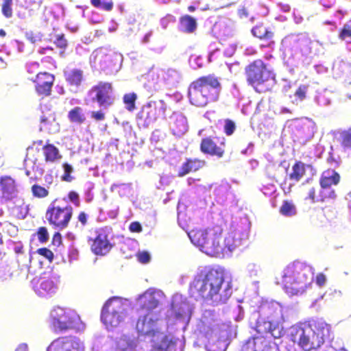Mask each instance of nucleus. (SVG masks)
Here are the masks:
<instances>
[{
    "instance_id": "nucleus-1",
    "label": "nucleus",
    "mask_w": 351,
    "mask_h": 351,
    "mask_svg": "<svg viewBox=\"0 0 351 351\" xmlns=\"http://www.w3.org/2000/svg\"><path fill=\"white\" fill-rule=\"evenodd\" d=\"M224 282V275L221 270L210 268L206 272L196 275L189 286L191 297L195 300L213 301L217 305L227 302L232 295L230 285L220 293Z\"/></svg>"
},
{
    "instance_id": "nucleus-2",
    "label": "nucleus",
    "mask_w": 351,
    "mask_h": 351,
    "mask_svg": "<svg viewBox=\"0 0 351 351\" xmlns=\"http://www.w3.org/2000/svg\"><path fill=\"white\" fill-rule=\"evenodd\" d=\"M332 335L331 325L322 319H317L291 326L287 339L304 351H313L319 349Z\"/></svg>"
},
{
    "instance_id": "nucleus-3",
    "label": "nucleus",
    "mask_w": 351,
    "mask_h": 351,
    "mask_svg": "<svg viewBox=\"0 0 351 351\" xmlns=\"http://www.w3.org/2000/svg\"><path fill=\"white\" fill-rule=\"evenodd\" d=\"M223 228L219 225L206 230H193L189 234L191 242L205 254L213 257H221L232 252L237 244L233 237L223 238Z\"/></svg>"
},
{
    "instance_id": "nucleus-4",
    "label": "nucleus",
    "mask_w": 351,
    "mask_h": 351,
    "mask_svg": "<svg viewBox=\"0 0 351 351\" xmlns=\"http://www.w3.org/2000/svg\"><path fill=\"white\" fill-rule=\"evenodd\" d=\"M221 88L220 80L215 74L201 76L189 86L188 97L190 103L197 107H205L217 101Z\"/></svg>"
},
{
    "instance_id": "nucleus-5",
    "label": "nucleus",
    "mask_w": 351,
    "mask_h": 351,
    "mask_svg": "<svg viewBox=\"0 0 351 351\" xmlns=\"http://www.w3.org/2000/svg\"><path fill=\"white\" fill-rule=\"evenodd\" d=\"M244 71L247 84L256 93L271 91L276 82L275 73L261 59L250 62L245 67Z\"/></svg>"
},
{
    "instance_id": "nucleus-6",
    "label": "nucleus",
    "mask_w": 351,
    "mask_h": 351,
    "mask_svg": "<svg viewBox=\"0 0 351 351\" xmlns=\"http://www.w3.org/2000/svg\"><path fill=\"white\" fill-rule=\"evenodd\" d=\"M50 326L55 332H62L77 328L80 317L73 308H52L50 312Z\"/></svg>"
},
{
    "instance_id": "nucleus-7",
    "label": "nucleus",
    "mask_w": 351,
    "mask_h": 351,
    "mask_svg": "<svg viewBox=\"0 0 351 351\" xmlns=\"http://www.w3.org/2000/svg\"><path fill=\"white\" fill-rule=\"evenodd\" d=\"M282 284L287 292L296 293L308 283L306 269L300 264L291 263L283 271Z\"/></svg>"
},
{
    "instance_id": "nucleus-8",
    "label": "nucleus",
    "mask_w": 351,
    "mask_h": 351,
    "mask_svg": "<svg viewBox=\"0 0 351 351\" xmlns=\"http://www.w3.org/2000/svg\"><path fill=\"white\" fill-rule=\"evenodd\" d=\"M162 319L156 313L149 311L140 317L136 324V330L140 338L152 339L161 335Z\"/></svg>"
},
{
    "instance_id": "nucleus-9",
    "label": "nucleus",
    "mask_w": 351,
    "mask_h": 351,
    "mask_svg": "<svg viewBox=\"0 0 351 351\" xmlns=\"http://www.w3.org/2000/svg\"><path fill=\"white\" fill-rule=\"evenodd\" d=\"M73 213V209L71 205H56L55 200L47 208L45 216L51 226L62 230L68 227Z\"/></svg>"
},
{
    "instance_id": "nucleus-10",
    "label": "nucleus",
    "mask_w": 351,
    "mask_h": 351,
    "mask_svg": "<svg viewBox=\"0 0 351 351\" xmlns=\"http://www.w3.org/2000/svg\"><path fill=\"white\" fill-rule=\"evenodd\" d=\"M89 93H95L93 100L96 101L101 108H107L114 102L113 87L110 82H99L91 87Z\"/></svg>"
},
{
    "instance_id": "nucleus-11",
    "label": "nucleus",
    "mask_w": 351,
    "mask_h": 351,
    "mask_svg": "<svg viewBox=\"0 0 351 351\" xmlns=\"http://www.w3.org/2000/svg\"><path fill=\"white\" fill-rule=\"evenodd\" d=\"M118 60L117 53L105 47L95 49L90 57V62L95 67H99L101 70L112 68Z\"/></svg>"
},
{
    "instance_id": "nucleus-12",
    "label": "nucleus",
    "mask_w": 351,
    "mask_h": 351,
    "mask_svg": "<svg viewBox=\"0 0 351 351\" xmlns=\"http://www.w3.org/2000/svg\"><path fill=\"white\" fill-rule=\"evenodd\" d=\"M340 180V176L334 169H328L324 171L319 179L320 200L322 202L328 199H334L336 197L333 190H329L332 185H337Z\"/></svg>"
},
{
    "instance_id": "nucleus-13",
    "label": "nucleus",
    "mask_w": 351,
    "mask_h": 351,
    "mask_svg": "<svg viewBox=\"0 0 351 351\" xmlns=\"http://www.w3.org/2000/svg\"><path fill=\"white\" fill-rule=\"evenodd\" d=\"M80 339L72 336H62L55 339L47 347V351H84Z\"/></svg>"
},
{
    "instance_id": "nucleus-14",
    "label": "nucleus",
    "mask_w": 351,
    "mask_h": 351,
    "mask_svg": "<svg viewBox=\"0 0 351 351\" xmlns=\"http://www.w3.org/2000/svg\"><path fill=\"white\" fill-rule=\"evenodd\" d=\"M226 142L224 138L219 140L217 137L206 136L202 139L199 149L206 155L216 156L218 158L223 157L226 153Z\"/></svg>"
},
{
    "instance_id": "nucleus-15",
    "label": "nucleus",
    "mask_w": 351,
    "mask_h": 351,
    "mask_svg": "<svg viewBox=\"0 0 351 351\" xmlns=\"http://www.w3.org/2000/svg\"><path fill=\"white\" fill-rule=\"evenodd\" d=\"M137 301L141 307H159L166 304L167 298L161 290L152 287L140 295Z\"/></svg>"
},
{
    "instance_id": "nucleus-16",
    "label": "nucleus",
    "mask_w": 351,
    "mask_h": 351,
    "mask_svg": "<svg viewBox=\"0 0 351 351\" xmlns=\"http://www.w3.org/2000/svg\"><path fill=\"white\" fill-rule=\"evenodd\" d=\"M96 236L91 239L90 250L95 255L104 256L113 247L114 245L108 238V232L106 228H100L95 230Z\"/></svg>"
},
{
    "instance_id": "nucleus-17",
    "label": "nucleus",
    "mask_w": 351,
    "mask_h": 351,
    "mask_svg": "<svg viewBox=\"0 0 351 351\" xmlns=\"http://www.w3.org/2000/svg\"><path fill=\"white\" fill-rule=\"evenodd\" d=\"M34 83L35 91L38 96L43 97L51 95L52 87L55 82V75L44 71L36 74L34 79L31 80Z\"/></svg>"
},
{
    "instance_id": "nucleus-18",
    "label": "nucleus",
    "mask_w": 351,
    "mask_h": 351,
    "mask_svg": "<svg viewBox=\"0 0 351 351\" xmlns=\"http://www.w3.org/2000/svg\"><path fill=\"white\" fill-rule=\"evenodd\" d=\"M124 313L116 308H102L101 320L107 328L117 327L123 320Z\"/></svg>"
},
{
    "instance_id": "nucleus-19",
    "label": "nucleus",
    "mask_w": 351,
    "mask_h": 351,
    "mask_svg": "<svg viewBox=\"0 0 351 351\" xmlns=\"http://www.w3.org/2000/svg\"><path fill=\"white\" fill-rule=\"evenodd\" d=\"M252 34L264 43L261 45V48L274 49L276 42L274 40V32L265 27L263 25H257L252 29Z\"/></svg>"
},
{
    "instance_id": "nucleus-20",
    "label": "nucleus",
    "mask_w": 351,
    "mask_h": 351,
    "mask_svg": "<svg viewBox=\"0 0 351 351\" xmlns=\"http://www.w3.org/2000/svg\"><path fill=\"white\" fill-rule=\"evenodd\" d=\"M54 277L51 276H42L37 279L34 284L35 291L41 296L55 292L56 285L54 282Z\"/></svg>"
},
{
    "instance_id": "nucleus-21",
    "label": "nucleus",
    "mask_w": 351,
    "mask_h": 351,
    "mask_svg": "<svg viewBox=\"0 0 351 351\" xmlns=\"http://www.w3.org/2000/svg\"><path fill=\"white\" fill-rule=\"evenodd\" d=\"M1 198L5 200H11L17 194V184L15 180L8 176L0 178Z\"/></svg>"
},
{
    "instance_id": "nucleus-22",
    "label": "nucleus",
    "mask_w": 351,
    "mask_h": 351,
    "mask_svg": "<svg viewBox=\"0 0 351 351\" xmlns=\"http://www.w3.org/2000/svg\"><path fill=\"white\" fill-rule=\"evenodd\" d=\"M170 127L174 136H181L188 130L186 117L181 114H174L171 117Z\"/></svg>"
},
{
    "instance_id": "nucleus-23",
    "label": "nucleus",
    "mask_w": 351,
    "mask_h": 351,
    "mask_svg": "<svg viewBox=\"0 0 351 351\" xmlns=\"http://www.w3.org/2000/svg\"><path fill=\"white\" fill-rule=\"evenodd\" d=\"M205 161L199 158H188L181 166L178 176L183 177L186 174L197 171L205 165Z\"/></svg>"
},
{
    "instance_id": "nucleus-24",
    "label": "nucleus",
    "mask_w": 351,
    "mask_h": 351,
    "mask_svg": "<svg viewBox=\"0 0 351 351\" xmlns=\"http://www.w3.org/2000/svg\"><path fill=\"white\" fill-rule=\"evenodd\" d=\"M282 49L285 53L293 55L298 51H302L301 40L294 36H287L281 41Z\"/></svg>"
},
{
    "instance_id": "nucleus-25",
    "label": "nucleus",
    "mask_w": 351,
    "mask_h": 351,
    "mask_svg": "<svg viewBox=\"0 0 351 351\" xmlns=\"http://www.w3.org/2000/svg\"><path fill=\"white\" fill-rule=\"evenodd\" d=\"M64 77L69 86L78 87L81 85L84 79L83 71L79 69L65 71Z\"/></svg>"
},
{
    "instance_id": "nucleus-26",
    "label": "nucleus",
    "mask_w": 351,
    "mask_h": 351,
    "mask_svg": "<svg viewBox=\"0 0 351 351\" xmlns=\"http://www.w3.org/2000/svg\"><path fill=\"white\" fill-rule=\"evenodd\" d=\"M171 339H169L168 336L165 334V332L162 330L161 335H158L157 337H154L150 339L152 343V351H167L168 350V346H169V341Z\"/></svg>"
},
{
    "instance_id": "nucleus-27",
    "label": "nucleus",
    "mask_w": 351,
    "mask_h": 351,
    "mask_svg": "<svg viewBox=\"0 0 351 351\" xmlns=\"http://www.w3.org/2000/svg\"><path fill=\"white\" fill-rule=\"evenodd\" d=\"M43 151L46 162H53L62 158L59 149L53 144L46 143L43 147Z\"/></svg>"
},
{
    "instance_id": "nucleus-28",
    "label": "nucleus",
    "mask_w": 351,
    "mask_h": 351,
    "mask_svg": "<svg viewBox=\"0 0 351 351\" xmlns=\"http://www.w3.org/2000/svg\"><path fill=\"white\" fill-rule=\"evenodd\" d=\"M40 123L45 130H51L52 128L58 125L56 123V113L50 109L43 112L40 118Z\"/></svg>"
},
{
    "instance_id": "nucleus-29",
    "label": "nucleus",
    "mask_w": 351,
    "mask_h": 351,
    "mask_svg": "<svg viewBox=\"0 0 351 351\" xmlns=\"http://www.w3.org/2000/svg\"><path fill=\"white\" fill-rule=\"evenodd\" d=\"M291 170V172L289 174V180L298 182L305 175V165L301 161H296L292 166Z\"/></svg>"
},
{
    "instance_id": "nucleus-30",
    "label": "nucleus",
    "mask_w": 351,
    "mask_h": 351,
    "mask_svg": "<svg viewBox=\"0 0 351 351\" xmlns=\"http://www.w3.org/2000/svg\"><path fill=\"white\" fill-rule=\"evenodd\" d=\"M180 23L183 32L193 33L197 28L196 20L190 15H184L180 17Z\"/></svg>"
},
{
    "instance_id": "nucleus-31",
    "label": "nucleus",
    "mask_w": 351,
    "mask_h": 351,
    "mask_svg": "<svg viewBox=\"0 0 351 351\" xmlns=\"http://www.w3.org/2000/svg\"><path fill=\"white\" fill-rule=\"evenodd\" d=\"M68 118L71 123L82 124L85 121V117L82 112V109L79 107H75L68 113Z\"/></svg>"
},
{
    "instance_id": "nucleus-32",
    "label": "nucleus",
    "mask_w": 351,
    "mask_h": 351,
    "mask_svg": "<svg viewBox=\"0 0 351 351\" xmlns=\"http://www.w3.org/2000/svg\"><path fill=\"white\" fill-rule=\"evenodd\" d=\"M130 304V303L128 299L119 296H113L106 300L103 307H121L123 306H128Z\"/></svg>"
},
{
    "instance_id": "nucleus-33",
    "label": "nucleus",
    "mask_w": 351,
    "mask_h": 351,
    "mask_svg": "<svg viewBox=\"0 0 351 351\" xmlns=\"http://www.w3.org/2000/svg\"><path fill=\"white\" fill-rule=\"evenodd\" d=\"M269 330V335L275 339L282 337L285 334L283 327L278 324H274L272 322H266Z\"/></svg>"
},
{
    "instance_id": "nucleus-34",
    "label": "nucleus",
    "mask_w": 351,
    "mask_h": 351,
    "mask_svg": "<svg viewBox=\"0 0 351 351\" xmlns=\"http://www.w3.org/2000/svg\"><path fill=\"white\" fill-rule=\"evenodd\" d=\"M280 213L284 216H293L296 214V208L291 202L285 200L280 208Z\"/></svg>"
},
{
    "instance_id": "nucleus-35",
    "label": "nucleus",
    "mask_w": 351,
    "mask_h": 351,
    "mask_svg": "<svg viewBox=\"0 0 351 351\" xmlns=\"http://www.w3.org/2000/svg\"><path fill=\"white\" fill-rule=\"evenodd\" d=\"M136 99L137 95L134 93H127L123 95V101L128 111L132 112L136 108L135 102Z\"/></svg>"
},
{
    "instance_id": "nucleus-36",
    "label": "nucleus",
    "mask_w": 351,
    "mask_h": 351,
    "mask_svg": "<svg viewBox=\"0 0 351 351\" xmlns=\"http://www.w3.org/2000/svg\"><path fill=\"white\" fill-rule=\"evenodd\" d=\"M31 191L32 195L38 199H43L47 197L49 192L47 189L44 186H42L38 184H34L31 187Z\"/></svg>"
},
{
    "instance_id": "nucleus-37",
    "label": "nucleus",
    "mask_w": 351,
    "mask_h": 351,
    "mask_svg": "<svg viewBox=\"0 0 351 351\" xmlns=\"http://www.w3.org/2000/svg\"><path fill=\"white\" fill-rule=\"evenodd\" d=\"M206 348L207 351H226V344L223 340L216 339L208 342Z\"/></svg>"
},
{
    "instance_id": "nucleus-38",
    "label": "nucleus",
    "mask_w": 351,
    "mask_h": 351,
    "mask_svg": "<svg viewBox=\"0 0 351 351\" xmlns=\"http://www.w3.org/2000/svg\"><path fill=\"white\" fill-rule=\"evenodd\" d=\"M340 143L344 149H351V128L340 133Z\"/></svg>"
},
{
    "instance_id": "nucleus-39",
    "label": "nucleus",
    "mask_w": 351,
    "mask_h": 351,
    "mask_svg": "<svg viewBox=\"0 0 351 351\" xmlns=\"http://www.w3.org/2000/svg\"><path fill=\"white\" fill-rule=\"evenodd\" d=\"M118 348L121 351H132L134 349L136 345L132 340L126 337H121L117 342Z\"/></svg>"
},
{
    "instance_id": "nucleus-40",
    "label": "nucleus",
    "mask_w": 351,
    "mask_h": 351,
    "mask_svg": "<svg viewBox=\"0 0 351 351\" xmlns=\"http://www.w3.org/2000/svg\"><path fill=\"white\" fill-rule=\"evenodd\" d=\"M339 38L345 40L348 38L351 39V19L347 22L343 27L339 30Z\"/></svg>"
},
{
    "instance_id": "nucleus-41",
    "label": "nucleus",
    "mask_w": 351,
    "mask_h": 351,
    "mask_svg": "<svg viewBox=\"0 0 351 351\" xmlns=\"http://www.w3.org/2000/svg\"><path fill=\"white\" fill-rule=\"evenodd\" d=\"M236 130L234 122L229 119L224 120L223 131L227 136H231Z\"/></svg>"
},
{
    "instance_id": "nucleus-42",
    "label": "nucleus",
    "mask_w": 351,
    "mask_h": 351,
    "mask_svg": "<svg viewBox=\"0 0 351 351\" xmlns=\"http://www.w3.org/2000/svg\"><path fill=\"white\" fill-rule=\"evenodd\" d=\"M12 0H3L2 4V13L7 18H10L12 16Z\"/></svg>"
},
{
    "instance_id": "nucleus-43",
    "label": "nucleus",
    "mask_w": 351,
    "mask_h": 351,
    "mask_svg": "<svg viewBox=\"0 0 351 351\" xmlns=\"http://www.w3.org/2000/svg\"><path fill=\"white\" fill-rule=\"evenodd\" d=\"M64 168V174L62 176V180L65 182H71L73 180V177L71 176V173L73 171V168L71 165L68 163L63 164Z\"/></svg>"
},
{
    "instance_id": "nucleus-44",
    "label": "nucleus",
    "mask_w": 351,
    "mask_h": 351,
    "mask_svg": "<svg viewBox=\"0 0 351 351\" xmlns=\"http://www.w3.org/2000/svg\"><path fill=\"white\" fill-rule=\"evenodd\" d=\"M36 252L47 259L50 263H51L54 258L53 252L47 247L39 248L37 250Z\"/></svg>"
},
{
    "instance_id": "nucleus-45",
    "label": "nucleus",
    "mask_w": 351,
    "mask_h": 351,
    "mask_svg": "<svg viewBox=\"0 0 351 351\" xmlns=\"http://www.w3.org/2000/svg\"><path fill=\"white\" fill-rule=\"evenodd\" d=\"M38 239L40 242L45 243L49 239V234L45 227H40L37 231Z\"/></svg>"
},
{
    "instance_id": "nucleus-46",
    "label": "nucleus",
    "mask_w": 351,
    "mask_h": 351,
    "mask_svg": "<svg viewBox=\"0 0 351 351\" xmlns=\"http://www.w3.org/2000/svg\"><path fill=\"white\" fill-rule=\"evenodd\" d=\"M307 90V85H300L295 90V96L297 97L300 101H302L306 98Z\"/></svg>"
},
{
    "instance_id": "nucleus-47",
    "label": "nucleus",
    "mask_w": 351,
    "mask_h": 351,
    "mask_svg": "<svg viewBox=\"0 0 351 351\" xmlns=\"http://www.w3.org/2000/svg\"><path fill=\"white\" fill-rule=\"evenodd\" d=\"M315 192H316V189L315 187H311L310 189H309V191L308 193V195L306 197V199H308L310 201L311 203H315V202H322V200H320V193H319V195L317 197H316V195H315Z\"/></svg>"
},
{
    "instance_id": "nucleus-48",
    "label": "nucleus",
    "mask_w": 351,
    "mask_h": 351,
    "mask_svg": "<svg viewBox=\"0 0 351 351\" xmlns=\"http://www.w3.org/2000/svg\"><path fill=\"white\" fill-rule=\"evenodd\" d=\"M54 43L57 47L62 49H65L68 45L67 40L64 34L58 35Z\"/></svg>"
},
{
    "instance_id": "nucleus-49",
    "label": "nucleus",
    "mask_w": 351,
    "mask_h": 351,
    "mask_svg": "<svg viewBox=\"0 0 351 351\" xmlns=\"http://www.w3.org/2000/svg\"><path fill=\"white\" fill-rule=\"evenodd\" d=\"M68 198H69V201L73 203V204L75 206H80V195L77 192H75L74 191H70L68 193Z\"/></svg>"
},
{
    "instance_id": "nucleus-50",
    "label": "nucleus",
    "mask_w": 351,
    "mask_h": 351,
    "mask_svg": "<svg viewBox=\"0 0 351 351\" xmlns=\"http://www.w3.org/2000/svg\"><path fill=\"white\" fill-rule=\"evenodd\" d=\"M138 261L143 264H146L150 261V255L147 252L143 251L137 254L136 255Z\"/></svg>"
},
{
    "instance_id": "nucleus-51",
    "label": "nucleus",
    "mask_w": 351,
    "mask_h": 351,
    "mask_svg": "<svg viewBox=\"0 0 351 351\" xmlns=\"http://www.w3.org/2000/svg\"><path fill=\"white\" fill-rule=\"evenodd\" d=\"M90 117L96 121H101L105 119L106 115L101 110H99L97 111H92L90 112Z\"/></svg>"
},
{
    "instance_id": "nucleus-52",
    "label": "nucleus",
    "mask_w": 351,
    "mask_h": 351,
    "mask_svg": "<svg viewBox=\"0 0 351 351\" xmlns=\"http://www.w3.org/2000/svg\"><path fill=\"white\" fill-rule=\"evenodd\" d=\"M88 215L84 211H81L79 213L77 219L81 225L84 227L88 223Z\"/></svg>"
},
{
    "instance_id": "nucleus-53",
    "label": "nucleus",
    "mask_w": 351,
    "mask_h": 351,
    "mask_svg": "<svg viewBox=\"0 0 351 351\" xmlns=\"http://www.w3.org/2000/svg\"><path fill=\"white\" fill-rule=\"evenodd\" d=\"M129 230L132 232H141L142 231V226L139 222L134 221L130 224Z\"/></svg>"
},
{
    "instance_id": "nucleus-54",
    "label": "nucleus",
    "mask_w": 351,
    "mask_h": 351,
    "mask_svg": "<svg viewBox=\"0 0 351 351\" xmlns=\"http://www.w3.org/2000/svg\"><path fill=\"white\" fill-rule=\"evenodd\" d=\"M52 243L56 246H60L62 244V235L60 232H56L53 235Z\"/></svg>"
},
{
    "instance_id": "nucleus-55",
    "label": "nucleus",
    "mask_w": 351,
    "mask_h": 351,
    "mask_svg": "<svg viewBox=\"0 0 351 351\" xmlns=\"http://www.w3.org/2000/svg\"><path fill=\"white\" fill-rule=\"evenodd\" d=\"M316 284L319 286L322 287L326 280V276L324 274L319 273L316 276Z\"/></svg>"
},
{
    "instance_id": "nucleus-56",
    "label": "nucleus",
    "mask_w": 351,
    "mask_h": 351,
    "mask_svg": "<svg viewBox=\"0 0 351 351\" xmlns=\"http://www.w3.org/2000/svg\"><path fill=\"white\" fill-rule=\"evenodd\" d=\"M113 8V2L112 1H109L107 2H101V5L99 8L106 11H110Z\"/></svg>"
},
{
    "instance_id": "nucleus-57",
    "label": "nucleus",
    "mask_w": 351,
    "mask_h": 351,
    "mask_svg": "<svg viewBox=\"0 0 351 351\" xmlns=\"http://www.w3.org/2000/svg\"><path fill=\"white\" fill-rule=\"evenodd\" d=\"M168 347L169 348L167 351H182L181 348L177 346L176 342L171 339L169 341V346H168Z\"/></svg>"
},
{
    "instance_id": "nucleus-58",
    "label": "nucleus",
    "mask_w": 351,
    "mask_h": 351,
    "mask_svg": "<svg viewBox=\"0 0 351 351\" xmlns=\"http://www.w3.org/2000/svg\"><path fill=\"white\" fill-rule=\"evenodd\" d=\"M320 3L325 8H331L334 4L335 0H319Z\"/></svg>"
},
{
    "instance_id": "nucleus-59",
    "label": "nucleus",
    "mask_w": 351,
    "mask_h": 351,
    "mask_svg": "<svg viewBox=\"0 0 351 351\" xmlns=\"http://www.w3.org/2000/svg\"><path fill=\"white\" fill-rule=\"evenodd\" d=\"M239 15L241 18H247L249 16L247 8L243 7L239 10Z\"/></svg>"
},
{
    "instance_id": "nucleus-60",
    "label": "nucleus",
    "mask_w": 351,
    "mask_h": 351,
    "mask_svg": "<svg viewBox=\"0 0 351 351\" xmlns=\"http://www.w3.org/2000/svg\"><path fill=\"white\" fill-rule=\"evenodd\" d=\"M53 51V49L51 47H43L40 49H39L38 51V53L40 54H47L48 53V52H52Z\"/></svg>"
},
{
    "instance_id": "nucleus-61",
    "label": "nucleus",
    "mask_w": 351,
    "mask_h": 351,
    "mask_svg": "<svg viewBox=\"0 0 351 351\" xmlns=\"http://www.w3.org/2000/svg\"><path fill=\"white\" fill-rule=\"evenodd\" d=\"M15 351H28V346L27 343H22L17 346Z\"/></svg>"
},
{
    "instance_id": "nucleus-62",
    "label": "nucleus",
    "mask_w": 351,
    "mask_h": 351,
    "mask_svg": "<svg viewBox=\"0 0 351 351\" xmlns=\"http://www.w3.org/2000/svg\"><path fill=\"white\" fill-rule=\"evenodd\" d=\"M90 3L94 7L97 8L101 5V2L100 0H90Z\"/></svg>"
},
{
    "instance_id": "nucleus-63",
    "label": "nucleus",
    "mask_w": 351,
    "mask_h": 351,
    "mask_svg": "<svg viewBox=\"0 0 351 351\" xmlns=\"http://www.w3.org/2000/svg\"><path fill=\"white\" fill-rule=\"evenodd\" d=\"M14 250L16 254H23L24 252L22 245L16 246Z\"/></svg>"
},
{
    "instance_id": "nucleus-64",
    "label": "nucleus",
    "mask_w": 351,
    "mask_h": 351,
    "mask_svg": "<svg viewBox=\"0 0 351 351\" xmlns=\"http://www.w3.org/2000/svg\"><path fill=\"white\" fill-rule=\"evenodd\" d=\"M176 299H177V296H175L174 298H173V300L172 302V304H171V307L172 308L177 307V304L175 303Z\"/></svg>"
}]
</instances>
